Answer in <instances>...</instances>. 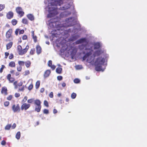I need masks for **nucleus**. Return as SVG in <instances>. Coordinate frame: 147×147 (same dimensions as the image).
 Masks as SVG:
<instances>
[{
  "label": "nucleus",
  "mask_w": 147,
  "mask_h": 147,
  "mask_svg": "<svg viewBox=\"0 0 147 147\" xmlns=\"http://www.w3.org/2000/svg\"><path fill=\"white\" fill-rule=\"evenodd\" d=\"M11 30H9L6 33V36L7 38H9L11 36Z\"/></svg>",
  "instance_id": "obj_19"
},
{
  "label": "nucleus",
  "mask_w": 147,
  "mask_h": 147,
  "mask_svg": "<svg viewBox=\"0 0 147 147\" xmlns=\"http://www.w3.org/2000/svg\"><path fill=\"white\" fill-rule=\"evenodd\" d=\"M12 45V42H10L6 45L7 49H9L11 47Z\"/></svg>",
  "instance_id": "obj_22"
},
{
  "label": "nucleus",
  "mask_w": 147,
  "mask_h": 147,
  "mask_svg": "<svg viewBox=\"0 0 147 147\" xmlns=\"http://www.w3.org/2000/svg\"><path fill=\"white\" fill-rule=\"evenodd\" d=\"M20 94L18 93H16L15 94V96L16 97H18L20 96Z\"/></svg>",
  "instance_id": "obj_50"
},
{
  "label": "nucleus",
  "mask_w": 147,
  "mask_h": 147,
  "mask_svg": "<svg viewBox=\"0 0 147 147\" xmlns=\"http://www.w3.org/2000/svg\"><path fill=\"white\" fill-rule=\"evenodd\" d=\"M11 128L12 129H14L16 127V124L15 123H13V125H12V126H11Z\"/></svg>",
  "instance_id": "obj_51"
},
{
  "label": "nucleus",
  "mask_w": 147,
  "mask_h": 147,
  "mask_svg": "<svg viewBox=\"0 0 147 147\" xmlns=\"http://www.w3.org/2000/svg\"><path fill=\"white\" fill-rule=\"evenodd\" d=\"M32 38L33 39H34V42H36V38H37L36 36H32Z\"/></svg>",
  "instance_id": "obj_49"
},
{
  "label": "nucleus",
  "mask_w": 147,
  "mask_h": 147,
  "mask_svg": "<svg viewBox=\"0 0 147 147\" xmlns=\"http://www.w3.org/2000/svg\"><path fill=\"white\" fill-rule=\"evenodd\" d=\"M51 73V71L50 70H47L44 73V77L45 78L48 77Z\"/></svg>",
  "instance_id": "obj_12"
},
{
  "label": "nucleus",
  "mask_w": 147,
  "mask_h": 147,
  "mask_svg": "<svg viewBox=\"0 0 147 147\" xmlns=\"http://www.w3.org/2000/svg\"><path fill=\"white\" fill-rule=\"evenodd\" d=\"M29 74H30V71L28 70L26 71L23 73V74L24 76H26V75Z\"/></svg>",
  "instance_id": "obj_31"
},
{
  "label": "nucleus",
  "mask_w": 147,
  "mask_h": 147,
  "mask_svg": "<svg viewBox=\"0 0 147 147\" xmlns=\"http://www.w3.org/2000/svg\"><path fill=\"white\" fill-rule=\"evenodd\" d=\"M62 71V68L61 67H57L56 70V72L57 73L60 74Z\"/></svg>",
  "instance_id": "obj_20"
},
{
  "label": "nucleus",
  "mask_w": 147,
  "mask_h": 147,
  "mask_svg": "<svg viewBox=\"0 0 147 147\" xmlns=\"http://www.w3.org/2000/svg\"><path fill=\"white\" fill-rule=\"evenodd\" d=\"M29 48V46L28 45H27L25 49H24L23 50H22L20 51L19 52V54L20 55H22L26 53L27 52V51L28 50Z\"/></svg>",
  "instance_id": "obj_9"
},
{
  "label": "nucleus",
  "mask_w": 147,
  "mask_h": 147,
  "mask_svg": "<svg viewBox=\"0 0 147 147\" xmlns=\"http://www.w3.org/2000/svg\"><path fill=\"white\" fill-rule=\"evenodd\" d=\"M72 50L73 52L71 53V58L73 59L74 58V56L77 51V50L76 48H73Z\"/></svg>",
  "instance_id": "obj_11"
},
{
  "label": "nucleus",
  "mask_w": 147,
  "mask_h": 147,
  "mask_svg": "<svg viewBox=\"0 0 147 147\" xmlns=\"http://www.w3.org/2000/svg\"><path fill=\"white\" fill-rule=\"evenodd\" d=\"M11 22L13 25H15L17 23V21L16 20L13 19L12 20Z\"/></svg>",
  "instance_id": "obj_30"
},
{
  "label": "nucleus",
  "mask_w": 147,
  "mask_h": 147,
  "mask_svg": "<svg viewBox=\"0 0 147 147\" xmlns=\"http://www.w3.org/2000/svg\"><path fill=\"white\" fill-rule=\"evenodd\" d=\"M11 127V124H8L5 127V130H9L10 129V127Z\"/></svg>",
  "instance_id": "obj_24"
},
{
  "label": "nucleus",
  "mask_w": 147,
  "mask_h": 147,
  "mask_svg": "<svg viewBox=\"0 0 147 147\" xmlns=\"http://www.w3.org/2000/svg\"><path fill=\"white\" fill-rule=\"evenodd\" d=\"M12 98V96L11 95H10L7 97V99L9 100H11Z\"/></svg>",
  "instance_id": "obj_53"
},
{
  "label": "nucleus",
  "mask_w": 147,
  "mask_h": 147,
  "mask_svg": "<svg viewBox=\"0 0 147 147\" xmlns=\"http://www.w3.org/2000/svg\"><path fill=\"white\" fill-rule=\"evenodd\" d=\"M12 109L14 113L19 111H20L19 106L18 104L16 106L15 105H13Z\"/></svg>",
  "instance_id": "obj_8"
},
{
  "label": "nucleus",
  "mask_w": 147,
  "mask_h": 147,
  "mask_svg": "<svg viewBox=\"0 0 147 147\" xmlns=\"http://www.w3.org/2000/svg\"><path fill=\"white\" fill-rule=\"evenodd\" d=\"M40 81H37L36 83V88L38 89L39 88L40 85Z\"/></svg>",
  "instance_id": "obj_23"
},
{
  "label": "nucleus",
  "mask_w": 147,
  "mask_h": 147,
  "mask_svg": "<svg viewBox=\"0 0 147 147\" xmlns=\"http://www.w3.org/2000/svg\"><path fill=\"white\" fill-rule=\"evenodd\" d=\"M24 30H21L20 31L19 33L20 34H23L24 33Z\"/></svg>",
  "instance_id": "obj_58"
},
{
  "label": "nucleus",
  "mask_w": 147,
  "mask_h": 147,
  "mask_svg": "<svg viewBox=\"0 0 147 147\" xmlns=\"http://www.w3.org/2000/svg\"><path fill=\"white\" fill-rule=\"evenodd\" d=\"M27 38V36L26 35H24L22 37V39L23 40H26Z\"/></svg>",
  "instance_id": "obj_61"
},
{
  "label": "nucleus",
  "mask_w": 147,
  "mask_h": 147,
  "mask_svg": "<svg viewBox=\"0 0 147 147\" xmlns=\"http://www.w3.org/2000/svg\"><path fill=\"white\" fill-rule=\"evenodd\" d=\"M5 67V66L4 65H1V67L0 69V73H1L3 71V69Z\"/></svg>",
  "instance_id": "obj_37"
},
{
  "label": "nucleus",
  "mask_w": 147,
  "mask_h": 147,
  "mask_svg": "<svg viewBox=\"0 0 147 147\" xmlns=\"http://www.w3.org/2000/svg\"><path fill=\"white\" fill-rule=\"evenodd\" d=\"M44 105L45 106L47 107L49 106L48 102L46 100H45L44 102Z\"/></svg>",
  "instance_id": "obj_42"
},
{
  "label": "nucleus",
  "mask_w": 147,
  "mask_h": 147,
  "mask_svg": "<svg viewBox=\"0 0 147 147\" xmlns=\"http://www.w3.org/2000/svg\"><path fill=\"white\" fill-rule=\"evenodd\" d=\"M16 138H20V131H18L16 135Z\"/></svg>",
  "instance_id": "obj_34"
},
{
  "label": "nucleus",
  "mask_w": 147,
  "mask_h": 147,
  "mask_svg": "<svg viewBox=\"0 0 147 147\" xmlns=\"http://www.w3.org/2000/svg\"><path fill=\"white\" fill-rule=\"evenodd\" d=\"M89 43L92 44L93 45V46L92 47V48H90V49H91L92 51V56H93L94 53L95 51L98 50L101 51V53L99 56L102 53V51L99 49V48H100L101 45L100 43L98 42H96L94 43V44L92 43Z\"/></svg>",
  "instance_id": "obj_4"
},
{
  "label": "nucleus",
  "mask_w": 147,
  "mask_h": 147,
  "mask_svg": "<svg viewBox=\"0 0 147 147\" xmlns=\"http://www.w3.org/2000/svg\"><path fill=\"white\" fill-rule=\"evenodd\" d=\"M5 58H7V56L9 55V53H8L7 52H5Z\"/></svg>",
  "instance_id": "obj_55"
},
{
  "label": "nucleus",
  "mask_w": 147,
  "mask_h": 147,
  "mask_svg": "<svg viewBox=\"0 0 147 147\" xmlns=\"http://www.w3.org/2000/svg\"><path fill=\"white\" fill-rule=\"evenodd\" d=\"M13 16V13L12 12H9L7 15V17L8 19H10L12 18Z\"/></svg>",
  "instance_id": "obj_13"
},
{
  "label": "nucleus",
  "mask_w": 147,
  "mask_h": 147,
  "mask_svg": "<svg viewBox=\"0 0 147 147\" xmlns=\"http://www.w3.org/2000/svg\"><path fill=\"white\" fill-rule=\"evenodd\" d=\"M36 52L38 54H40L41 52V49L39 45H37L36 47Z\"/></svg>",
  "instance_id": "obj_14"
},
{
  "label": "nucleus",
  "mask_w": 147,
  "mask_h": 147,
  "mask_svg": "<svg viewBox=\"0 0 147 147\" xmlns=\"http://www.w3.org/2000/svg\"><path fill=\"white\" fill-rule=\"evenodd\" d=\"M48 66L50 67L53 70L55 69L56 67V66L55 65H52V62L51 60H49L48 61Z\"/></svg>",
  "instance_id": "obj_10"
},
{
  "label": "nucleus",
  "mask_w": 147,
  "mask_h": 147,
  "mask_svg": "<svg viewBox=\"0 0 147 147\" xmlns=\"http://www.w3.org/2000/svg\"><path fill=\"white\" fill-rule=\"evenodd\" d=\"M9 65L11 67H14L15 66V63L14 61H11L9 63Z\"/></svg>",
  "instance_id": "obj_21"
},
{
  "label": "nucleus",
  "mask_w": 147,
  "mask_h": 147,
  "mask_svg": "<svg viewBox=\"0 0 147 147\" xmlns=\"http://www.w3.org/2000/svg\"><path fill=\"white\" fill-rule=\"evenodd\" d=\"M35 51V50L34 49H32L30 52V54L31 55H33L34 54Z\"/></svg>",
  "instance_id": "obj_41"
},
{
  "label": "nucleus",
  "mask_w": 147,
  "mask_h": 147,
  "mask_svg": "<svg viewBox=\"0 0 147 147\" xmlns=\"http://www.w3.org/2000/svg\"><path fill=\"white\" fill-rule=\"evenodd\" d=\"M30 105L29 104H27L26 103H23L21 107V110H23L24 109L26 110L30 107Z\"/></svg>",
  "instance_id": "obj_7"
},
{
  "label": "nucleus",
  "mask_w": 147,
  "mask_h": 147,
  "mask_svg": "<svg viewBox=\"0 0 147 147\" xmlns=\"http://www.w3.org/2000/svg\"><path fill=\"white\" fill-rule=\"evenodd\" d=\"M43 112L44 113L46 114H48L49 113V110L46 109L44 110Z\"/></svg>",
  "instance_id": "obj_40"
},
{
  "label": "nucleus",
  "mask_w": 147,
  "mask_h": 147,
  "mask_svg": "<svg viewBox=\"0 0 147 147\" xmlns=\"http://www.w3.org/2000/svg\"><path fill=\"white\" fill-rule=\"evenodd\" d=\"M71 13V12L69 11H65L61 13L60 15V17L61 18L65 17L67 16L70 15Z\"/></svg>",
  "instance_id": "obj_6"
},
{
  "label": "nucleus",
  "mask_w": 147,
  "mask_h": 147,
  "mask_svg": "<svg viewBox=\"0 0 147 147\" xmlns=\"http://www.w3.org/2000/svg\"><path fill=\"white\" fill-rule=\"evenodd\" d=\"M24 90V87H22L21 88H20L19 89V91H22Z\"/></svg>",
  "instance_id": "obj_60"
},
{
  "label": "nucleus",
  "mask_w": 147,
  "mask_h": 147,
  "mask_svg": "<svg viewBox=\"0 0 147 147\" xmlns=\"http://www.w3.org/2000/svg\"><path fill=\"white\" fill-rule=\"evenodd\" d=\"M76 94L75 93H73L71 95V97L72 99H74L76 98Z\"/></svg>",
  "instance_id": "obj_27"
},
{
  "label": "nucleus",
  "mask_w": 147,
  "mask_h": 147,
  "mask_svg": "<svg viewBox=\"0 0 147 147\" xmlns=\"http://www.w3.org/2000/svg\"><path fill=\"white\" fill-rule=\"evenodd\" d=\"M62 77L61 76H59L57 77L58 80H61L62 79Z\"/></svg>",
  "instance_id": "obj_47"
},
{
  "label": "nucleus",
  "mask_w": 147,
  "mask_h": 147,
  "mask_svg": "<svg viewBox=\"0 0 147 147\" xmlns=\"http://www.w3.org/2000/svg\"><path fill=\"white\" fill-rule=\"evenodd\" d=\"M49 96L51 98H52L53 97V93L52 92H51L49 95Z\"/></svg>",
  "instance_id": "obj_48"
},
{
  "label": "nucleus",
  "mask_w": 147,
  "mask_h": 147,
  "mask_svg": "<svg viewBox=\"0 0 147 147\" xmlns=\"http://www.w3.org/2000/svg\"><path fill=\"white\" fill-rule=\"evenodd\" d=\"M27 99V97L26 96H25L24 99L22 101V103H24L25 102Z\"/></svg>",
  "instance_id": "obj_32"
},
{
  "label": "nucleus",
  "mask_w": 147,
  "mask_h": 147,
  "mask_svg": "<svg viewBox=\"0 0 147 147\" xmlns=\"http://www.w3.org/2000/svg\"><path fill=\"white\" fill-rule=\"evenodd\" d=\"M45 90V89L44 88H41L40 90V91L41 93L43 92Z\"/></svg>",
  "instance_id": "obj_57"
},
{
  "label": "nucleus",
  "mask_w": 147,
  "mask_h": 147,
  "mask_svg": "<svg viewBox=\"0 0 147 147\" xmlns=\"http://www.w3.org/2000/svg\"><path fill=\"white\" fill-rule=\"evenodd\" d=\"M13 56L12 54H10L9 56V58L10 59H11L13 58Z\"/></svg>",
  "instance_id": "obj_52"
},
{
  "label": "nucleus",
  "mask_w": 147,
  "mask_h": 147,
  "mask_svg": "<svg viewBox=\"0 0 147 147\" xmlns=\"http://www.w3.org/2000/svg\"><path fill=\"white\" fill-rule=\"evenodd\" d=\"M76 20L74 18L71 17L67 19L64 23L59 24L58 22H52L49 23L48 28L49 29H52V28H55L54 30L51 32L53 37L62 38L64 40H63L62 42H61L60 45H57V47L61 48L60 51L61 52H64V51L68 49L67 45L66 44L65 39L69 35V33L73 32L74 33V34H71V36L68 39L69 41H74L80 37V35L76 33L77 32V30L74 28H68V26H72L75 24L76 23Z\"/></svg>",
  "instance_id": "obj_1"
},
{
  "label": "nucleus",
  "mask_w": 147,
  "mask_h": 147,
  "mask_svg": "<svg viewBox=\"0 0 147 147\" xmlns=\"http://www.w3.org/2000/svg\"><path fill=\"white\" fill-rule=\"evenodd\" d=\"M30 64L31 63L29 61H27L26 62V66L27 67H29L30 66Z\"/></svg>",
  "instance_id": "obj_25"
},
{
  "label": "nucleus",
  "mask_w": 147,
  "mask_h": 147,
  "mask_svg": "<svg viewBox=\"0 0 147 147\" xmlns=\"http://www.w3.org/2000/svg\"><path fill=\"white\" fill-rule=\"evenodd\" d=\"M66 84L64 82H63L62 84V86L63 87H65L66 86Z\"/></svg>",
  "instance_id": "obj_63"
},
{
  "label": "nucleus",
  "mask_w": 147,
  "mask_h": 147,
  "mask_svg": "<svg viewBox=\"0 0 147 147\" xmlns=\"http://www.w3.org/2000/svg\"><path fill=\"white\" fill-rule=\"evenodd\" d=\"M9 104V102L8 101L5 102L4 103V105L5 106L7 107Z\"/></svg>",
  "instance_id": "obj_44"
},
{
  "label": "nucleus",
  "mask_w": 147,
  "mask_h": 147,
  "mask_svg": "<svg viewBox=\"0 0 147 147\" xmlns=\"http://www.w3.org/2000/svg\"><path fill=\"white\" fill-rule=\"evenodd\" d=\"M56 0H51V1L49 3V5H48L46 7V8H47V7H48L49 5H50L51 4V2H52V1H53L54 2V3H55V4H54V5H56V4H57V3L56 2V3H55V2L54 1H55Z\"/></svg>",
  "instance_id": "obj_38"
},
{
  "label": "nucleus",
  "mask_w": 147,
  "mask_h": 147,
  "mask_svg": "<svg viewBox=\"0 0 147 147\" xmlns=\"http://www.w3.org/2000/svg\"><path fill=\"white\" fill-rule=\"evenodd\" d=\"M7 90L6 87H3L2 88V90L1 91V93L4 94L5 95H7Z\"/></svg>",
  "instance_id": "obj_15"
},
{
  "label": "nucleus",
  "mask_w": 147,
  "mask_h": 147,
  "mask_svg": "<svg viewBox=\"0 0 147 147\" xmlns=\"http://www.w3.org/2000/svg\"><path fill=\"white\" fill-rule=\"evenodd\" d=\"M34 103L36 105H41V102L38 99H37L34 101Z\"/></svg>",
  "instance_id": "obj_18"
},
{
  "label": "nucleus",
  "mask_w": 147,
  "mask_h": 147,
  "mask_svg": "<svg viewBox=\"0 0 147 147\" xmlns=\"http://www.w3.org/2000/svg\"><path fill=\"white\" fill-rule=\"evenodd\" d=\"M6 142L5 141L3 140L1 142V144L2 145H4L5 144Z\"/></svg>",
  "instance_id": "obj_59"
},
{
  "label": "nucleus",
  "mask_w": 147,
  "mask_h": 147,
  "mask_svg": "<svg viewBox=\"0 0 147 147\" xmlns=\"http://www.w3.org/2000/svg\"><path fill=\"white\" fill-rule=\"evenodd\" d=\"M16 12L21 17L23 16L24 14V12L23 11L22 8L20 7H18L16 8Z\"/></svg>",
  "instance_id": "obj_5"
},
{
  "label": "nucleus",
  "mask_w": 147,
  "mask_h": 147,
  "mask_svg": "<svg viewBox=\"0 0 147 147\" xmlns=\"http://www.w3.org/2000/svg\"><path fill=\"white\" fill-rule=\"evenodd\" d=\"M27 17L30 20L32 21L34 20V17L32 14H28L27 15Z\"/></svg>",
  "instance_id": "obj_17"
},
{
  "label": "nucleus",
  "mask_w": 147,
  "mask_h": 147,
  "mask_svg": "<svg viewBox=\"0 0 147 147\" xmlns=\"http://www.w3.org/2000/svg\"><path fill=\"white\" fill-rule=\"evenodd\" d=\"M5 7L4 5L0 4V11L3 9Z\"/></svg>",
  "instance_id": "obj_29"
},
{
  "label": "nucleus",
  "mask_w": 147,
  "mask_h": 147,
  "mask_svg": "<svg viewBox=\"0 0 147 147\" xmlns=\"http://www.w3.org/2000/svg\"><path fill=\"white\" fill-rule=\"evenodd\" d=\"M76 69H80L82 68V66L80 65H76Z\"/></svg>",
  "instance_id": "obj_33"
},
{
  "label": "nucleus",
  "mask_w": 147,
  "mask_h": 147,
  "mask_svg": "<svg viewBox=\"0 0 147 147\" xmlns=\"http://www.w3.org/2000/svg\"><path fill=\"white\" fill-rule=\"evenodd\" d=\"M22 22L25 24H27L28 23V20L24 18L22 20Z\"/></svg>",
  "instance_id": "obj_26"
},
{
  "label": "nucleus",
  "mask_w": 147,
  "mask_h": 147,
  "mask_svg": "<svg viewBox=\"0 0 147 147\" xmlns=\"http://www.w3.org/2000/svg\"><path fill=\"white\" fill-rule=\"evenodd\" d=\"M22 69V67H21V66H18L17 67V70L18 71H21Z\"/></svg>",
  "instance_id": "obj_45"
},
{
  "label": "nucleus",
  "mask_w": 147,
  "mask_h": 147,
  "mask_svg": "<svg viewBox=\"0 0 147 147\" xmlns=\"http://www.w3.org/2000/svg\"><path fill=\"white\" fill-rule=\"evenodd\" d=\"M19 30H20L18 29H17L16 30L15 32V33L16 35H17L18 34Z\"/></svg>",
  "instance_id": "obj_54"
},
{
  "label": "nucleus",
  "mask_w": 147,
  "mask_h": 147,
  "mask_svg": "<svg viewBox=\"0 0 147 147\" xmlns=\"http://www.w3.org/2000/svg\"><path fill=\"white\" fill-rule=\"evenodd\" d=\"M18 53H19V52L22 50V47L20 45H18Z\"/></svg>",
  "instance_id": "obj_35"
},
{
  "label": "nucleus",
  "mask_w": 147,
  "mask_h": 147,
  "mask_svg": "<svg viewBox=\"0 0 147 147\" xmlns=\"http://www.w3.org/2000/svg\"><path fill=\"white\" fill-rule=\"evenodd\" d=\"M80 82V80L78 78L75 79L74 80V82L75 83H79Z\"/></svg>",
  "instance_id": "obj_36"
},
{
  "label": "nucleus",
  "mask_w": 147,
  "mask_h": 147,
  "mask_svg": "<svg viewBox=\"0 0 147 147\" xmlns=\"http://www.w3.org/2000/svg\"><path fill=\"white\" fill-rule=\"evenodd\" d=\"M25 62L23 61H19L18 62V64L20 65V66H22L24 65Z\"/></svg>",
  "instance_id": "obj_28"
},
{
  "label": "nucleus",
  "mask_w": 147,
  "mask_h": 147,
  "mask_svg": "<svg viewBox=\"0 0 147 147\" xmlns=\"http://www.w3.org/2000/svg\"><path fill=\"white\" fill-rule=\"evenodd\" d=\"M11 78V75L10 74H9L7 75V78L8 80Z\"/></svg>",
  "instance_id": "obj_56"
},
{
  "label": "nucleus",
  "mask_w": 147,
  "mask_h": 147,
  "mask_svg": "<svg viewBox=\"0 0 147 147\" xmlns=\"http://www.w3.org/2000/svg\"><path fill=\"white\" fill-rule=\"evenodd\" d=\"M14 78L11 77L8 80L10 82H12L14 80Z\"/></svg>",
  "instance_id": "obj_43"
},
{
  "label": "nucleus",
  "mask_w": 147,
  "mask_h": 147,
  "mask_svg": "<svg viewBox=\"0 0 147 147\" xmlns=\"http://www.w3.org/2000/svg\"><path fill=\"white\" fill-rule=\"evenodd\" d=\"M57 110H56V109H54L53 110V113H54V114H55V113H57Z\"/></svg>",
  "instance_id": "obj_62"
},
{
  "label": "nucleus",
  "mask_w": 147,
  "mask_h": 147,
  "mask_svg": "<svg viewBox=\"0 0 147 147\" xmlns=\"http://www.w3.org/2000/svg\"><path fill=\"white\" fill-rule=\"evenodd\" d=\"M23 83L22 82H20L19 84H18V85L19 86H21L22 85Z\"/></svg>",
  "instance_id": "obj_64"
},
{
  "label": "nucleus",
  "mask_w": 147,
  "mask_h": 147,
  "mask_svg": "<svg viewBox=\"0 0 147 147\" xmlns=\"http://www.w3.org/2000/svg\"><path fill=\"white\" fill-rule=\"evenodd\" d=\"M34 99L33 98H31L28 100L27 102L29 103H31L33 102Z\"/></svg>",
  "instance_id": "obj_39"
},
{
  "label": "nucleus",
  "mask_w": 147,
  "mask_h": 147,
  "mask_svg": "<svg viewBox=\"0 0 147 147\" xmlns=\"http://www.w3.org/2000/svg\"><path fill=\"white\" fill-rule=\"evenodd\" d=\"M41 108V105H36L35 110L37 112H39L40 111Z\"/></svg>",
  "instance_id": "obj_16"
},
{
  "label": "nucleus",
  "mask_w": 147,
  "mask_h": 147,
  "mask_svg": "<svg viewBox=\"0 0 147 147\" xmlns=\"http://www.w3.org/2000/svg\"><path fill=\"white\" fill-rule=\"evenodd\" d=\"M56 4L54 5V2L52 1L50 5H49L46 8L49 13L47 15V17L50 18L57 15L58 13V10H64L67 9L71 5V3L70 0H56L54 1Z\"/></svg>",
  "instance_id": "obj_3"
},
{
  "label": "nucleus",
  "mask_w": 147,
  "mask_h": 147,
  "mask_svg": "<svg viewBox=\"0 0 147 147\" xmlns=\"http://www.w3.org/2000/svg\"><path fill=\"white\" fill-rule=\"evenodd\" d=\"M76 44H82L79 46V48L80 50L84 49V53L85 54L83 58V60H86L88 63L93 64L94 63L95 66V69L96 71H103L105 69L107 63H105V59L102 57H97L95 61L94 58L101 54V52L98 50L95 51L92 56V51L90 48H92L93 45L92 44L88 43L85 38H81L77 40L76 42Z\"/></svg>",
  "instance_id": "obj_2"
},
{
  "label": "nucleus",
  "mask_w": 147,
  "mask_h": 147,
  "mask_svg": "<svg viewBox=\"0 0 147 147\" xmlns=\"http://www.w3.org/2000/svg\"><path fill=\"white\" fill-rule=\"evenodd\" d=\"M33 85L32 84H31L29 85L28 87V89L29 90H31L32 88Z\"/></svg>",
  "instance_id": "obj_46"
}]
</instances>
